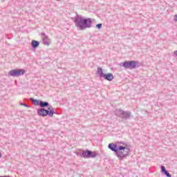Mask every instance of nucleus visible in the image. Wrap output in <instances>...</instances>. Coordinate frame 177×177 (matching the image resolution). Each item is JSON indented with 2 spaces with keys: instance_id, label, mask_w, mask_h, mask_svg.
<instances>
[{
  "instance_id": "nucleus-12",
  "label": "nucleus",
  "mask_w": 177,
  "mask_h": 177,
  "mask_svg": "<svg viewBox=\"0 0 177 177\" xmlns=\"http://www.w3.org/2000/svg\"><path fill=\"white\" fill-rule=\"evenodd\" d=\"M162 172L163 174H165V172H167V170L165 169V167H164V166L162 167Z\"/></svg>"
},
{
  "instance_id": "nucleus-4",
  "label": "nucleus",
  "mask_w": 177,
  "mask_h": 177,
  "mask_svg": "<svg viewBox=\"0 0 177 177\" xmlns=\"http://www.w3.org/2000/svg\"><path fill=\"white\" fill-rule=\"evenodd\" d=\"M24 73H26L24 69L12 70L10 71V75L12 77H20V75H23Z\"/></svg>"
},
{
  "instance_id": "nucleus-16",
  "label": "nucleus",
  "mask_w": 177,
  "mask_h": 177,
  "mask_svg": "<svg viewBox=\"0 0 177 177\" xmlns=\"http://www.w3.org/2000/svg\"><path fill=\"white\" fill-rule=\"evenodd\" d=\"M174 55L177 56V50L174 51Z\"/></svg>"
},
{
  "instance_id": "nucleus-2",
  "label": "nucleus",
  "mask_w": 177,
  "mask_h": 177,
  "mask_svg": "<svg viewBox=\"0 0 177 177\" xmlns=\"http://www.w3.org/2000/svg\"><path fill=\"white\" fill-rule=\"evenodd\" d=\"M108 147L110 150H112V151H115L118 157H125V153H125V150H127V147L119 146L117 148V145L111 143L109 145Z\"/></svg>"
},
{
  "instance_id": "nucleus-9",
  "label": "nucleus",
  "mask_w": 177,
  "mask_h": 177,
  "mask_svg": "<svg viewBox=\"0 0 177 177\" xmlns=\"http://www.w3.org/2000/svg\"><path fill=\"white\" fill-rule=\"evenodd\" d=\"M39 46V43L37 41H35V40L32 41V48H37Z\"/></svg>"
},
{
  "instance_id": "nucleus-3",
  "label": "nucleus",
  "mask_w": 177,
  "mask_h": 177,
  "mask_svg": "<svg viewBox=\"0 0 177 177\" xmlns=\"http://www.w3.org/2000/svg\"><path fill=\"white\" fill-rule=\"evenodd\" d=\"M39 115H41L42 117H46L47 115H49L50 117H53V114H55V111H53V108L52 106H50L48 108V110L46 109H40L38 111Z\"/></svg>"
},
{
  "instance_id": "nucleus-6",
  "label": "nucleus",
  "mask_w": 177,
  "mask_h": 177,
  "mask_svg": "<svg viewBox=\"0 0 177 177\" xmlns=\"http://www.w3.org/2000/svg\"><path fill=\"white\" fill-rule=\"evenodd\" d=\"M136 64H138V63L133 61H130V62H125L123 64V66L125 67V68H130L131 70H132V68H135L136 67Z\"/></svg>"
},
{
  "instance_id": "nucleus-7",
  "label": "nucleus",
  "mask_w": 177,
  "mask_h": 177,
  "mask_svg": "<svg viewBox=\"0 0 177 177\" xmlns=\"http://www.w3.org/2000/svg\"><path fill=\"white\" fill-rule=\"evenodd\" d=\"M104 80H106V81H113L114 80V76L112 73H106L104 75Z\"/></svg>"
},
{
  "instance_id": "nucleus-10",
  "label": "nucleus",
  "mask_w": 177,
  "mask_h": 177,
  "mask_svg": "<svg viewBox=\"0 0 177 177\" xmlns=\"http://www.w3.org/2000/svg\"><path fill=\"white\" fill-rule=\"evenodd\" d=\"M39 105L41 107H46L47 106H49V104L48 102L40 101Z\"/></svg>"
},
{
  "instance_id": "nucleus-1",
  "label": "nucleus",
  "mask_w": 177,
  "mask_h": 177,
  "mask_svg": "<svg viewBox=\"0 0 177 177\" xmlns=\"http://www.w3.org/2000/svg\"><path fill=\"white\" fill-rule=\"evenodd\" d=\"M92 24V20L91 18L84 19V18H77L75 20V25L77 27L80 28V30H84V28H89Z\"/></svg>"
},
{
  "instance_id": "nucleus-17",
  "label": "nucleus",
  "mask_w": 177,
  "mask_h": 177,
  "mask_svg": "<svg viewBox=\"0 0 177 177\" xmlns=\"http://www.w3.org/2000/svg\"><path fill=\"white\" fill-rule=\"evenodd\" d=\"M1 157H2V155H1V153H0V158H1Z\"/></svg>"
},
{
  "instance_id": "nucleus-13",
  "label": "nucleus",
  "mask_w": 177,
  "mask_h": 177,
  "mask_svg": "<svg viewBox=\"0 0 177 177\" xmlns=\"http://www.w3.org/2000/svg\"><path fill=\"white\" fill-rule=\"evenodd\" d=\"M165 175H166V176H167V177H171V176L170 175V174L168 173V171H165Z\"/></svg>"
},
{
  "instance_id": "nucleus-15",
  "label": "nucleus",
  "mask_w": 177,
  "mask_h": 177,
  "mask_svg": "<svg viewBox=\"0 0 177 177\" xmlns=\"http://www.w3.org/2000/svg\"><path fill=\"white\" fill-rule=\"evenodd\" d=\"M174 21H177V15H174Z\"/></svg>"
},
{
  "instance_id": "nucleus-5",
  "label": "nucleus",
  "mask_w": 177,
  "mask_h": 177,
  "mask_svg": "<svg viewBox=\"0 0 177 177\" xmlns=\"http://www.w3.org/2000/svg\"><path fill=\"white\" fill-rule=\"evenodd\" d=\"M82 157H84V158H93L96 157V153L91 151H85L82 152Z\"/></svg>"
},
{
  "instance_id": "nucleus-14",
  "label": "nucleus",
  "mask_w": 177,
  "mask_h": 177,
  "mask_svg": "<svg viewBox=\"0 0 177 177\" xmlns=\"http://www.w3.org/2000/svg\"><path fill=\"white\" fill-rule=\"evenodd\" d=\"M96 27L97 28H102V24H97L96 25Z\"/></svg>"
},
{
  "instance_id": "nucleus-11",
  "label": "nucleus",
  "mask_w": 177,
  "mask_h": 177,
  "mask_svg": "<svg viewBox=\"0 0 177 177\" xmlns=\"http://www.w3.org/2000/svg\"><path fill=\"white\" fill-rule=\"evenodd\" d=\"M41 101H38L37 100H32V103L35 106H39Z\"/></svg>"
},
{
  "instance_id": "nucleus-8",
  "label": "nucleus",
  "mask_w": 177,
  "mask_h": 177,
  "mask_svg": "<svg viewBox=\"0 0 177 177\" xmlns=\"http://www.w3.org/2000/svg\"><path fill=\"white\" fill-rule=\"evenodd\" d=\"M97 73L100 77H104V74L103 73V69H102V68H97Z\"/></svg>"
}]
</instances>
